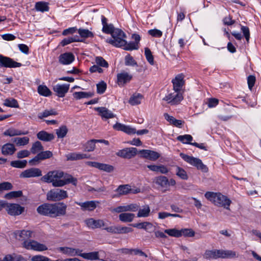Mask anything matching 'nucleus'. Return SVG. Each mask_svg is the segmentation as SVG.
<instances>
[{
  "label": "nucleus",
  "instance_id": "1",
  "mask_svg": "<svg viewBox=\"0 0 261 261\" xmlns=\"http://www.w3.org/2000/svg\"><path fill=\"white\" fill-rule=\"evenodd\" d=\"M41 180L46 183H51L54 187H62L69 184H71L74 186L77 185L76 178L61 170L48 172L41 178Z\"/></svg>",
  "mask_w": 261,
  "mask_h": 261
},
{
  "label": "nucleus",
  "instance_id": "2",
  "mask_svg": "<svg viewBox=\"0 0 261 261\" xmlns=\"http://www.w3.org/2000/svg\"><path fill=\"white\" fill-rule=\"evenodd\" d=\"M67 207L66 204L63 202L44 203L39 206L37 211L40 215L56 218L65 216L66 214Z\"/></svg>",
  "mask_w": 261,
  "mask_h": 261
},
{
  "label": "nucleus",
  "instance_id": "3",
  "mask_svg": "<svg viewBox=\"0 0 261 261\" xmlns=\"http://www.w3.org/2000/svg\"><path fill=\"white\" fill-rule=\"evenodd\" d=\"M238 254L231 250L213 249L206 250L204 257L206 259L233 258L238 257Z\"/></svg>",
  "mask_w": 261,
  "mask_h": 261
},
{
  "label": "nucleus",
  "instance_id": "4",
  "mask_svg": "<svg viewBox=\"0 0 261 261\" xmlns=\"http://www.w3.org/2000/svg\"><path fill=\"white\" fill-rule=\"evenodd\" d=\"M204 196L206 199L212 202L215 205L219 207H223L226 210H229L231 200L226 196L220 193L207 192Z\"/></svg>",
  "mask_w": 261,
  "mask_h": 261
},
{
  "label": "nucleus",
  "instance_id": "5",
  "mask_svg": "<svg viewBox=\"0 0 261 261\" xmlns=\"http://www.w3.org/2000/svg\"><path fill=\"white\" fill-rule=\"evenodd\" d=\"M112 38L107 40V42L116 47H122L126 44L124 33L121 30L116 29L115 31L111 34Z\"/></svg>",
  "mask_w": 261,
  "mask_h": 261
},
{
  "label": "nucleus",
  "instance_id": "6",
  "mask_svg": "<svg viewBox=\"0 0 261 261\" xmlns=\"http://www.w3.org/2000/svg\"><path fill=\"white\" fill-rule=\"evenodd\" d=\"M179 155L185 161L196 167L197 169L201 170L205 172L207 171V168L202 163L201 160L199 159L186 154L184 153H180Z\"/></svg>",
  "mask_w": 261,
  "mask_h": 261
},
{
  "label": "nucleus",
  "instance_id": "7",
  "mask_svg": "<svg viewBox=\"0 0 261 261\" xmlns=\"http://www.w3.org/2000/svg\"><path fill=\"white\" fill-rule=\"evenodd\" d=\"M22 246L28 250H32L38 252H42L48 250L47 245L34 240L23 241Z\"/></svg>",
  "mask_w": 261,
  "mask_h": 261
},
{
  "label": "nucleus",
  "instance_id": "8",
  "mask_svg": "<svg viewBox=\"0 0 261 261\" xmlns=\"http://www.w3.org/2000/svg\"><path fill=\"white\" fill-rule=\"evenodd\" d=\"M47 199L51 201L63 200L68 197L66 191L60 189L50 190L46 194Z\"/></svg>",
  "mask_w": 261,
  "mask_h": 261
},
{
  "label": "nucleus",
  "instance_id": "9",
  "mask_svg": "<svg viewBox=\"0 0 261 261\" xmlns=\"http://www.w3.org/2000/svg\"><path fill=\"white\" fill-rule=\"evenodd\" d=\"M182 93L183 92L174 91L166 95L163 100L171 106L177 105L184 98Z\"/></svg>",
  "mask_w": 261,
  "mask_h": 261
},
{
  "label": "nucleus",
  "instance_id": "10",
  "mask_svg": "<svg viewBox=\"0 0 261 261\" xmlns=\"http://www.w3.org/2000/svg\"><path fill=\"white\" fill-rule=\"evenodd\" d=\"M4 207L9 215L13 216L20 215L24 210V207L16 203H8L5 202Z\"/></svg>",
  "mask_w": 261,
  "mask_h": 261
},
{
  "label": "nucleus",
  "instance_id": "11",
  "mask_svg": "<svg viewBox=\"0 0 261 261\" xmlns=\"http://www.w3.org/2000/svg\"><path fill=\"white\" fill-rule=\"evenodd\" d=\"M137 153L138 150L136 148L127 147L118 150L116 155L122 158L130 159L135 156Z\"/></svg>",
  "mask_w": 261,
  "mask_h": 261
},
{
  "label": "nucleus",
  "instance_id": "12",
  "mask_svg": "<svg viewBox=\"0 0 261 261\" xmlns=\"http://www.w3.org/2000/svg\"><path fill=\"white\" fill-rule=\"evenodd\" d=\"M22 64L14 61L12 59L0 55V66L6 68H16L21 66Z\"/></svg>",
  "mask_w": 261,
  "mask_h": 261
},
{
  "label": "nucleus",
  "instance_id": "13",
  "mask_svg": "<svg viewBox=\"0 0 261 261\" xmlns=\"http://www.w3.org/2000/svg\"><path fill=\"white\" fill-rule=\"evenodd\" d=\"M42 176V171L39 168H31L27 169L20 174L21 178L36 177Z\"/></svg>",
  "mask_w": 261,
  "mask_h": 261
},
{
  "label": "nucleus",
  "instance_id": "14",
  "mask_svg": "<svg viewBox=\"0 0 261 261\" xmlns=\"http://www.w3.org/2000/svg\"><path fill=\"white\" fill-rule=\"evenodd\" d=\"M173 89L175 91L182 92V89L185 85L184 76L182 74H178L172 80Z\"/></svg>",
  "mask_w": 261,
  "mask_h": 261
},
{
  "label": "nucleus",
  "instance_id": "15",
  "mask_svg": "<svg viewBox=\"0 0 261 261\" xmlns=\"http://www.w3.org/2000/svg\"><path fill=\"white\" fill-rule=\"evenodd\" d=\"M87 164L91 167L97 168L100 170H102L107 172H111L114 170V167L112 165L96 162H87Z\"/></svg>",
  "mask_w": 261,
  "mask_h": 261
},
{
  "label": "nucleus",
  "instance_id": "16",
  "mask_svg": "<svg viewBox=\"0 0 261 261\" xmlns=\"http://www.w3.org/2000/svg\"><path fill=\"white\" fill-rule=\"evenodd\" d=\"M138 152L141 154V157L151 161H155L160 156L158 152L150 150L142 149L140 150Z\"/></svg>",
  "mask_w": 261,
  "mask_h": 261
},
{
  "label": "nucleus",
  "instance_id": "17",
  "mask_svg": "<svg viewBox=\"0 0 261 261\" xmlns=\"http://www.w3.org/2000/svg\"><path fill=\"white\" fill-rule=\"evenodd\" d=\"M87 226L91 229L99 228L106 226L103 220H95L93 218H89L85 220Z\"/></svg>",
  "mask_w": 261,
  "mask_h": 261
},
{
  "label": "nucleus",
  "instance_id": "18",
  "mask_svg": "<svg viewBox=\"0 0 261 261\" xmlns=\"http://www.w3.org/2000/svg\"><path fill=\"white\" fill-rule=\"evenodd\" d=\"M117 84L119 86H124L129 82L133 78L131 74L125 71H122L117 75Z\"/></svg>",
  "mask_w": 261,
  "mask_h": 261
},
{
  "label": "nucleus",
  "instance_id": "19",
  "mask_svg": "<svg viewBox=\"0 0 261 261\" xmlns=\"http://www.w3.org/2000/svg\"><path fill=\"white\" fill-rule=\"evenodd\" d=\"M14 234L16 239L25 241L32 237L33 231L28 230H16Z\"/></svg>",
  "mask_w": 261,
  "mask_h": 261
},
{
  "label": "nucleus",
  "instance_id": "20",
  "mask_svg": "<svg viewBox=\"0 0 261 261\" xmlns=\"http://www.w3.org/2000/svg\"><path fill=\"white\" fill-rule=\"evenodd\" d=\"M69 84H57L53 87L54 92L56 93L58 96L63 97L69 89Z\"/></svg>",
  "mask_w": 261,
  "mask_h": 261
},
{
  "label": "nucleus",
  "instance_id": "21",
  "mask_svg": "<svg viewBox=\"0 0 261 261\" xmlns=\"http://www.w3.org/2000/svg\"><path fill=\"white\" fill-rule=\"evenodd\" d=\"M113 128L116 130L122 131L127 134H136V129L129 126L125 125L120 123L117 122L113 126Z\"/></svg>",
  "mask_w": 261,
  "mask_h": 261
},
{
  "label": "nucleus",
  "instance_id": "22",
  "mask_svg": "<svg viewBox=\"0 0 261 261\" xmlns=\"http://www.w3.org/2000/svg\"><path fill=\"white\" fill-rule=\"evenodd\" d=\"M75 203L80 205L83 210L93 211L97 206V204L99 203L98 201H87L84 202H75Z\"/></svg>",
  "mask_w": 261,
  "mask_h": 261
},
{
  "label": "nucleus",
  "instance_id": "23",
  "mask_svg": "<svg viewBox=\"0 0 261 261\" xmlns=\"http://www.w3.org/2000/svg\"><path fill=\"white\" fill-rule=\"evenodd\" d=\"M74 60V56L71 53H65L59 57V62L63 65H68Z\"/></svg>",
  "mask_w": 261,
  "mask_h": 261
},
{
  "label": "nucleus",
  "instance_id": "24",
  "mask_svg": "<svg viewBox=\"0 0 261 261\" xmlns=\"http://www.w3.org/2000/svg\"><path fill=\"white\" fill-rule=\"evenodd\" d=\"M94 110L98 112L102 118L110 119L115 116L111 111L105 107H97L95 108Z\"/></svg>",
  "mask_w": 261,
  "mask_h": 261
},
{
  "label": "nucleus",
  "instance_id": "25",
  "mask_svg": "<svg viewBox=\"0 0 261 261\" xmlns=\"http://www.w3.org/2000/svg\"><path fill=\"white\" fill-rule=\"evenodd\" d=\"M58 250L63 253L65 254L70 256H73L75 255H80V253L82 252V250L79 249H75L67 247H59Z\"/></svg>",
  "mask_w": 261,
  "mask_h": 261
},
{
  "label": "nucleus",
  "instance_id": "26",
  "mask_svg": "<svg viewBox=\"0 0 261 261\" xmlns=\"http://www.w3.org/2000/svg\"><path fill=\"white\" fill-rule=\"evenodd\" d=\"M16 150L15 146L12 143H6L2 146L1 152L3 155H12Z\"/></svg>",
  "mask_w": 261,
  "mask_h": 261
},
{
  "label": "nucleus",
  "instance_id": "27",
  "mask_svg": "<svg viewBox=\"0 0 261 261\" xmlns=\"http://www.w3.org/2000/svg\"><path fill=\"white\" fill-rule=\"evenodd\" d=\"M28 134V131L22 132L13 127L6 130L3 134L5 136L14 137L16 136L25 135Z\"/></svg>",
  "mask_w": 261,
  "mask_h": 261
},
{
  "label": "nucleus",
  "instance_id": "28",
  "mask_svg": "<svg viewBox=\"0 0 261 261\" xmlns=\"http://www.w3.org/2000/svg\"><path fill=\"white\" fill-rule=\"evenodd\" d=\"M66 156L67 161L79 160L89 158L87 154L80 152L70 153L67 154Z\"/></svg>",
  "mask_w": 261,
  "mask_h": 261
},
{
  "label": "nucleus",
  "instance_id": "29",
  "mask_svg": "<svg viewBox=\"0 0 261 261\" xmlns=\"http://www.w3.org/2000/svg\"><path fill=\"white\" fill-rule=\"evenodd\" d=\"M37 138L43 141H50L54 139L55 136L53 134L48 133L44 130H41L37 134Z\"/></svg>",
  "mask_w": 261,
  "mask_h": 261
},
{
  "label": "nucleus",
  "instance_id": "30",
  "mask_svg": "<svg viewBox=\"0 0 261 261\" xmlns=\"http://www.w3.org/2000/svg\"><path fill=\"white\" fill-rule=\"evenodd\" d=\"M132 225L133 227L139 229H143L149 232H151L153 230V228L152 224L149 222L136 223L133 224Z\"/></svg>",
  "mask_w": 261,
  "mask_h": 261
},
{
  "label": "nucleus",
  "instance_id": "31",
  "mask_svg": "<svg viewBox=\"0 0 261 261\" xmlns=\"http://www.w3.org/2000/svg\"><path fill=\"white\" fill-rule=\"evenodd\" d=\"M3 261H27L22 255L15 253L8 254L5 256Z\"/></svg>",
  "mask_w": 261,
  "mask_h": 261
},
{
  "label": "nucleus",
  "instance_id": "32",
  "mask_svg": "<svg viewBox=\"0 0 261 261\" xmlns=\"http://www.w3.org/2000/svg\"><path fill=\"white\" fill-rule=\"evenodd\" d=\"M150 208L148 205H144L141 208H139L137 217H147L149 216Z\"/></svg>",
  "mask_w": 261,
  "mask_h": 261
},
{
  "label": "nucleus",
  "instance_id": "33",
  "mask_svg": "<svg viewBox=\"0 0 261 261\" xmlns=\"http://www.w3.org/2000/svg\"><path fill=\"white\" fill-rule=\"evenodd\" d=\"M147 168L152 171L160 172L162 174H166L168 172V169L164 165H147Z\"/></svg>",
  "mask_w": 261,
  "mask_h": 261
},
{
  "label": "nucleus",
  "instance_id": "34",
  "mask_svg": "<svg viewBox=\"0 0 261 261\" xmlns=\"http://www.w3.org/2000/svg\"><path fill=\"white\" fill-rule=\"evenodd\" d=\"M35 8L37 11L47 12L49 11L48 3L43 1L38 2L35 4Z\"/></svg>",
  "mask_w": 261,
  "mask_h": 261
},
{
  "label": "nucleus",
  "instance_id": "35",
  "mask_svg": "<svg viewBox=\"0 0 261 261\" xmlns=\"http://www.w3.org/2000/svg\"><path fill=\"white\" fill-rule=\"evenodd\" d=\"M80 256L82 257L84 259L89 260H97L99 259V254L98 252L94 251L89 253H80Z\"/></svg>",
  "mask_w": 261,
  "mask_h": 261
},
{
  "label": "nucleus",
  "instance_id": "36",
  "mask_svg": "<svg viewBox=\"0 0 261 261\" xmlns=\"http://www.w3.org/2000/svg\"><path fill=\"white\" fill-rule=\"evenodd\" d=\"M135 216V214L133 213H122L119 215V219L123 222H131Z\"/></svg>",
  "mask_w": 261,
  "mask_h": 261
},
{
  "label": "nucleus",
  "instance_id": "37",
  "mask_svg": "<svg viewBox=\"0 0 261 261\" xmlns=\"http://www.w3.org/2000/svg\"><path fill=\"white\" fill-rule=\"evenodd\" d=\"M12 141L17 146H24L29 143L30 139L28 137H16L12 139Z\"/></svg>",
  "mask_w": 261,
  "mask_h": 261
},
{
  "label": "nucleus",
  "instance_id": "38",
  "mask_svg": "<svg viewBox=\"0 0 261 261\" xmlns=\"http://www.w3.org/2000/svg\"><path fill=\"white\" fill-rule=\"evenodd\" d=\"M119 195H126L131 192L130 186L128 185L119 186L116 190Z\"/></svg>",
  "mask_w": 261,
  "mask_h": 261
},
{
  "label": "nucleus",
  "instance_id": "39",
  "mask_svg": "<svg viewBox=\"0 0 261 261\" xmlns=\"http://www.w3.org/2000/svg\"><path fill=\"white\" fill-rule=\"evenodd\" d=\"M37 91L40 95L44 96H49L51 94V91L45 85H39Z\"/></svg>",
  "mask_w": 261,
  "mask_h": 261
},
{
  "label": "nucleus",
  "instance_id": "40",
  "mask_svg": "<svg viewBox=\"0 0 261 261\" xmlns=\"http://www.w3.org/2000/svg\"><path fill=\"white\" fill-rule=\"evenodd\" d=\"M142 96L140 94H135L133 95L129 99V103L133 106L141 103Z\"/></svg>",
  "mask_w": 261,
  "mask_h": 261
},
{
  "label": "nucleus",
  "instance_id": "41",
  "mask_svg": "<svg viewBox=\"0 0 261 261\" xmlns=\"http://www.w3.org/2000/svg\"><path fill=\"white\" fill-rule=\"evenodd\" d=\"M155 183L162 187H166L168 184V179L164 176L157 177L155 179Z\"/></svg>",
  "mask_w": 261,
  "mask_h": 261
},
{
  "label": "nucleus",
  "instance_id": "42",
  "mask_svg": "<svg viewBox=\"0 0 261 261\" xmlns=\"http://www.w3.org/2000/svg\"><path fill=\"white\" fill-rule=\"evenodd\" d=\"M68 128L66 126L62 125L56 129V133L58 138H63L67 135Z\"/></svg>",
  "mask_w": 261,
  "mask_h": 261
},
{
  "label": "nucleus",
  "instance_id": "43",
  "mask_svg": "<svg viewBox=\"0 0 261 261\" xmlns=\"http://www.w3.org/2000/svg\"><path fill=\"white\" fill-rule=\"evenodd\" d=\"M73 96L76 99H80L82 98H89L92 96L90 92H75L73 94Z\"/></svg>",
  "mask_w": 261,
  "mask_h": 261
},
{
  "label": "nucleus",
  "instance_id": "44",
  "mask_svg": "<svg viewBox=\"0 0 261 261\" xmlns=\"http://www.w3.org/2000/svg\"><path fill=\"white\" fill-rule=\"evenodd\" d=\"M4 105L11 108H18L19 105L17 101L13 98H7L4 100Z\"/></svg>",
  "mask_w": 261,
  "mask_h": 261
},
{
  "label": "nucleus",
  "instance_id": "45",
  "mask_svg": "<svg viewBox=\"0 0 261 261\" xmlns=\"http://www.w3.org/2000/svg\"><path fill=\"white\" fill-rule=\"evenodd\" d=\"M81 41V40L79 38V37L77 36H71L69 37L68 38L64 39L62 42L61 44L62 46H65L66 45H68L72 42H80Z\"/></svg>",
  "mask_w": 261,
  "mask_h": 261
},
{
  "label": "nucleus",
  "instance_id": "46",
  "mask_svg": "<svg viewBox=\"0 0 261 261\" xmlns=\"http://www.w3.org/2000/svg\"><path fill=\"white\" fill-rule=\"evenodd\" d=\"M177 140L184 144H191L192 143L191 142L193 140V137L190 135H180L177 137Z\"/></svg>",
  "mask_w": 261,
  "mask_h": 261
},
{
  "label": "nucleus",
  "instance_id": "47",
  "mask_svg": "<svg viewBox=\"0 0 261 261\" xmlns=\"http://www.w3.org/2000/svg\"><path fill=\"white\" fill-rule=\"evenodd\" d=\"M176 174L182 179L187 180L188 178L186 171L184 169L178 166H177L176 168Z\"/></svg>",
  "mask_w": 261,
  "mask_h": 261
},
{
  "label": "nucleus",
  "instance_id": "48",
  "mask_svg": "<svg viewBox=\"0 0 261 261\" xmlns=\"http://www.w3.org/2000/svg\"><path fill=\"white\" fill-rule=\"evenodd\" d=\"M57 112L54 109L45 110L43 112L39 113L38 118L42 119L50 115H57Z\"/></svg>",
  "mask_w": 261,
  "mask_h": 261
},
{
  "label": "nucleus",
  "instance_id": "49",
  "mask_svg": "<svg viewBox=\"0 0 261 261\" xmlns=\"http://www.w3.org/2000/svg\"><path fill=\"white\" fill-rule=\"evenodd\" d=\"M27 161L26 160H17L11 162L10 165L13 167L17 168H23L27 166Z\"/></svg>",
  "mask_w": 261,
  "mask_h": 261
},
{
  "label": "nucleus",
  "instance_id": "50",
  "mask_svg": "<svg viewBox=\"0 0 261 261\" xmlns=\"http://www.w3.org/2000/svg\"><path fill=\"white\" fill-rule=\"evenodd\" d=\"M144 54L146 59L147 61L148 62V63L150 65H153L154 64V58L150 49L148 47L145 48Z\"/></svg>",
  "mask_w": 261,
  "mask_h": 261
},
{
  "label": "nucleus",
  "instance_id": "51",
  "mask_svg": "<svg viewBox=\"0 0 261 261\" xmlns=\"http://www.w3.org/2000/svg\"><path fill=\"white\" fill-rule=\"evenodd\" d=\"M42 150H43V147L39 141H36L33 143L31 148V151L33 154H35Z\"/></svg>",
  "mask_w": 261,
  "mask_h": 261
},
{
  "label": "nucleus",
  "instance_id": "52",
  "mask_svg": "<svg viewBox=\"0 0 261 261\" xmlns=\"http://www.w3.org/2000/svg\"><path fill=\"white\" fill-rule=\"evenodd\" d=\"M96 143V139H92L88 141L85 145V150L88 152L93 151L95 148Z\"/></svg>",
  "mask_w": 261,
  "mask_h": 261
},
{
  "label": "nucleus",
  "instance_id": "53",
  "mask_svg": "<svg viewBox=\"0 0 261 261\" xmlns=\"http://www.w3.org/2000/svg\"><path fill=\"white\" fill-rule=\"evenodd\" d=\"M78 33L82 38H87L94 36L93 33L88 29H79Z\"/></svg>",
  "mask_w": 261,
  "mask_h": 261
},
{
  "label": "nucleus",
  "instance_id": "54",
  "mask_svg": "<svg viewBox=\"0 0 261 261\" xmlns=\"http://www.w3.org/2000/svg\"><path fill=\"white\" fill-rule=\"evenodd\" d=\"M123 49L125 50H137L139 48V46L138 45L137 43L134 42H130L127 43L126 41V44L123 45Z\"/></svg>",
  "mask_w": 261,
  "mask_h": 261
},
{
  "label": "nucleus",
  "instance_id": "55",
  "mask_svg": "<svg viewBox=\"0 0 261 261\" xmlns=\"http://www.w3.org/2000/svg\"><path fill=\"white\" fill-rule=\"evenodd\" d=\"M165 233H166L171 237L176 238H179L181 237L180 230H178L175 228L165 229Z\"/></svg>",
  "mask_w": 261,
  "mask_h": 261
},
{
  "label": "nucleus",
  "instance_id": "56",
  "mask_svg": "<svg viewBox=\"0 0 261 261\" xmlns=\"http://www.w3.org/2000/svg\"><path fill=\"white\" fill-rule=\"evenodd\" d=\"M124 60L125 65L126 66H137L138 65L137 62L130 55H126L125 57Z\"/></svg>",
  "mask_w": 261,
  "mask_h": 261
},
{
  "label": "nucleus",
  "instance_id": "57",
  "mask_svg": "<svg viewBox=\"0 0 261 261\" xmlns=\"http://www.w3.org/2000/svg\"><path fill=\"white\" fill-rule=\"evenodd\" d=\"M181 237H193L195 236V231L191 228H184L180 230Z\"/></svg>",
  "mask_w": 261,
  "mask_h": 261
},
{
  "label": "nucleus",
  "instance_id": "58",
  "mask_svg": "<svg viewBox=\"0 0 261 261\" xmlns=\"http://www.w3.org/2000/svg\"><path fill=\"white\" fill-rule=\"evenodd\" d=\"M107 84L103 81H101L99 83L97 84V92L98 94H103L107 89Z\"/></svg>",
  "mask_w": 261,
  "mask_h": 261
},
{
  "label": "nucleus",
  "instance_id": "59",
  "mask_svg": "<svg viewBox=\"0 0 261 261\" xmlns=\"http://www.w3.org/2000/svg\"><path fill=\"white\" fill-rule=\"evenodd\" d=\"M115 29L112 24H107L102 27V31L103 33L107 34H112L115 31Z\"/></svg>",
  "mask_w": 261,
  "mask_h": 261
},
{
  "label": "nucleus",
  "instance_id": "60",
  "mask_svg": "<svg viewBox=\"0 0 261 261\" xmlns=\"http://www.w3.org/2000/svg\"><path fill=\"white\" fill-rule=\"evenodd\" d=\"M22 194L21 191H12L5 195V197L7 199H11L12 198H16L20 197Z\"/></svg>",
  "mask_w": 261,
  "mask_h": 261
},
{
  "label": "nucleus",
  "instance_id": "61",
  "mask_svg": "<svg viewBox=\"0 0 261 261\" xmlns=\"http://www.w3.org/2000/svg\"><path fill=\"white\" fill-rule=\"evenodd\" d=\"M133 229L131 227L126 226H117V234L127 233L132 232Z\"/></svg>",
  "mask_w": 261,
  "mask_h": 261
},
{
  "label": "nucleus",
  "instance_id": "62",
  "mask_svg": "<svg viewBox=\"0 0 261 261\" xmlns=\"http://www.w3.org/2000/svg\"><path fill=\"white\" fill-rule=\"evenodd\" d=\"M148 34L153 37L160 38L163 35V32L158 29H154L149 30L148 31Z\"/></svg>",
  "mask_w": 261,
  "mask_h": 261
},
{
  "label": "nucleus",
  "instance_id": "63",
  "mask_svg": "<svg viewBox=\"0 0 261 261\" xmlns=\"http://www.w3.org/2000/svg\"><path fill=\"white\" fill-rule=\"evenodd\" d=\"M95 62L97 65L103 67H108V62L101 57H97L95 59Z\"/></svg>",
  "mask_w": 261,
  "mask_h": 261
},
{
  "label": "nucleus",
  "instance_id": "64",
  "mask_svg": "<svg viewBox=\"0 0 261 261\" xmlns=\"http://www.w3.org/2000/svg\"><path fill=\"white\" fill-rule=\"evenodd\" d=\"M49 260L48 257L41 255L33 256L31 258L32 261H49Z\"/></svg>",
  "mask_w": 261,
  "mask_h": 261
}]
</instances>
